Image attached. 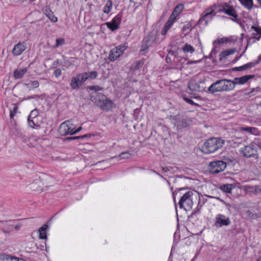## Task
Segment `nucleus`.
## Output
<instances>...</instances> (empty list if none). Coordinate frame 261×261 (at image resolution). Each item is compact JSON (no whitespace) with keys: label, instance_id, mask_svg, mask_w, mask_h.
Returning <instances> with one entry per match:
<instances>
[{"label":"nucleus","instance_id":"obj_1","mask_svg":"<svg viewBox=\"0 0 261 261\" xmlns=\"http://www.w3.org/2000/svg\"><path fill=\"white\" fill-rule=\"evenodd\" d=\"M97 72L95 71L79 73L73 77L70 82V86L72 89H77L87 80H93L96 78Z\"/></svg>","mask_w":261,"mask_h":261},{"label":"nucleus","instance_id":"obj_2","mask_svg":"<svg viewBox=\"0 0 261 261\" xmlns=\"http://www.w3.org/2000/svg\"><path fill=\"white\" fill-rule=\"evenodd\" d=\"M224 141L219 138L208 139L202 145L201 151L205 154H210L218 150L222 147Z\"/></svg>","mask_w":261,"mask_h":261},{"label":"nucleus","instance_id":"obj_3","mask_svg":"<svg viewBox=\"0 0 261 261\" xmlns=\"http://www.w3.org/2000/svg\"><path fill=\"white\" fill-rule=\"evenodd\" d=\"M234 89L233 83L230 80L223 79L212 84L208 90L212 93L220 91H228Z\"/></svg>","mask_w":261,"mask_h":261},{"label":"nucleus","instance_id":"obj_4","mask_svg":"<svg viewBox=\"0 0 261 261\" xmlns=\"http://www.w3.org/2000/svg\"><path fill=\"white\" fill-rule=\"evenodd\" d=\"M82 129L81 126L76 128L73 121L69 120L61 124L59 128V132L61 136L72 135L80 132Z\"/></svg>","mask_w":261,"mask_h":261},{"label":"nucleus","instance_id":"obj_5","mask_svg":"<svg viewBox=\"0 0 261 261\" xmlns=\"http://www.w3.org/2000/svg\"><path fill=\"white\" fill-rule=\"evenodd\" d=\"M95 102L101 110L107 112L111 110L114 105L106 95L100 93L97 94V100Z\"/></svg>","mask_w":261,"mask_h":261},{"label":"nucleus","instance_id":"obj_6","mask_svg":"<svg viewBox=\"0 0 261 261\" xmlns=\"http://www.w3.org/2000/svg\"><path fill=\"white\" fill-rule=\"evenodd\" d=\"M127 47L128 45L127 43H124L117 46L110 50L108 59L112 62L117 60L120 57L122 56Z\"/></svg>","mask_w":261,"mask_h":261},{"label":"nucleus","instance_id":"obj_7","mask_svg":"<svg viewBox=\"0 0 261 261\" xmlns=\"http://www.w3.org/2000/svg\"><path fill=\"white\" fill-rule=\"evenodd\" d=\"M193 192L189 191L186 192L180 198L179 201L180 208H184L186 210L191 208L193 204L192 196Z\"/></svg>","mask_w":261,"mask_h":261},{"label":"nucleus","instance_id":"obj_8","mask_svg":"<svg viewBox=\"0 0 261 261\" xmlns=\"http://www.w3.org/2000/svg\"><path fill=\"white\" fill-rule=\"evenodd\" d=\"M226 163L223 161H216L211 162L208 166L210 172L212 174L221 172L225 170Z\"/></svg>","mask_w":261,"mask_h":261},{"label":"nucleus","instance_id":"obj_9","mask_svg":"<svg viewBox=\"0 0 261 261\" xmlns=\"http://www.w3.org/2000/svg\"><path fill=\"white\" fill-rule=\"evenodd\" d=\"M220 8L219 12H223L225 14L232 17L235 19H238V15L237 12L233 6L230 5L227 3H223L220 6Z\"/></svg>","mask_w":261,"mask_h":261},{"label":"nucleus","instance_id":"obj_10","mask_svg":"<svg viewBox=\"0 0 261 261\" xmlns=\"http://www.w3.org/2000/svg\"><path fill=\"white\" fill-rule=\"evenodd\" d=\"M257 149L254 146L253 143L249 145L245 146L242 149V153L246 158L255 157L258 158Z\"/></svg>","mask_w":261,"mask_h":261},{"label":"nucleus","instance_id":"obj_11","mask_svg":"<svg viewBox=\"0 0 261 261\" xmlns=\"http://www.w3.org/2000/svg\"><path fill=\"white\" fill-rule=\"evenodd\" d=\"M230 224V221L228 217L222 214H218L216 216L215 225L217 227H221L223 226H227Z\"/></svg>","mask_w":261,"mask_h":261},{"label":"nucleus","instance_id":"obj_12","mask_svg":"<svg viewBox=\"0 0 261 261\" xmlns=\"http://www.w3.org/2000/svg\"><path fill=\"white\" fill-rule=\"evenodd\" d=\"M121 22V16L119 14L116 15L110 22L106 23L107 27L111 31H114L119 29Z\"/></svg>","mask_w":261,"mask_h":261},{"label":"nucleus","instance_id":"obj_13","mask_svg":"<svg viewBox=\"0 0 261 261\" xmlns=\"http://www.w3.org/2000/svg\"><path fill=\"white\" fill-rule=\"evenodd\" d=\"M155 41V38L153 35H149L145 36L142 42V50H145L151 46Z\"/></svg>","mask_w":261,"mask_h":261},{"label":"nucleus","instance_id":"obj_14","mask_svg":"<svg viewBox=\"0 0 261 261\" xmlns=\"http://www.w3.org/2000/svg\"><path fill=\"white\" fill-rule=\"evenodd\" d=\"M254 75H246L240 77H235L231 82L233 83L234 88L236 85H244L247 83L249 80L254 77Z\"/></svg>","mask_w":261,"mask_h":261},{"label":"nucleus","instance_id":"obj_15","mask_svg":"<svg viewBox=\"0 0 261 261\" xmlns=\"http://www.w3.org/2000/svg\"><path fill=\"white\" fill-rule=\"evenodd\" d=\"M26 48L27 44L25 42L23 41L19 42L14 46L12 50V54L15 56H19L26 49Z\"/></svg>","mask_w":261,"mask_h":261},{"label":"nucleus","instance_id":"obj_16","mask_svg":"<svg viewBox=\"0 0 261 261\" xmlns=\"http://www.w3.org/2000/svg\"><path fill=\"white\" fill-rule=\"evenodd\" d=\"M239 130L242 132H246L250 135L254 136H258L260 133V130L257 127L247 126H241L239 128Z\"/></svg>","mask_w":261,"mask_h":261},{"label":"nucleus","instance_id":"obj_17","mask_svg":"<svg viewBox=\"0 0 261 261\" xmlns=\"http://www.w3.org/2000/svg\"><path fill=\"white\" fill-rule=\"evenodd\" d=\"M176 20L174 17H172L170 15L167 21L165 23L164 28L161 31V34L162 35H165L167 34L169 29L172 27Z\"/></svg>","mask_w":261,"mask_h":261},{"label":"nucleus","instance_id":"obj_18","mask_svg":"<svg viewBox=\"0 0 261 261\" xmlns=\"http://www.w3.org/2000/svg\"><path fill=\"white\" fill-rule=\"evenodd\" d=\"M28 71L27 67H23L22 68H17L14 71V78L15 79H20L23 77V75L26 73Z\"/></svg>","mask_w":261,"mask_h":261},{"label":"nucleus","instance_id":"obj_19","mask_svg":"<svg viewBox=\"0 0 261 261\" xmlns=\"http://www.w3.org/2000/svg\"><path fill=\"white\" fill-rule=\"evenodd\" d=\"M184 9V5L182 4H180L175 6L173 11H172L171 16L175 17V19H177V17L180 15Z\"/></svg>","mask_w":261,"mask_h":261},{"label":"nucleus","instance_id":"obj_20","mask_svg":"<svg viewBox=\"0 0 261 261\" xmlns=\"http://www.w3.org/2000/svg\"><path fill=\"white\" fill-rule=\"evenodd\" d=\"M236 51L235 48L226 49L221 51L219 55V59L220 61H224L226 58L230 55H232Z\"/></svg>","mask_w":261,"mask_h":261},{"label":"nucleus","instance_id":"obj_21","mask_svg":"<svg viewBox=\"0 0 261 261\" xmlns=\"http://www.w3.org/2000/svg\"><path fill=\"white\" fill-rule=\"evenodd\" d=\"M216 13H214V9L212 7H210L205 10L203 12L202 15H201V18L199 19V22H201L204 21L205 18L208 17L210 15H212L213 16H215Z\"/></svg>","mask_w":261,"mask_h":261},{"label":"nucleus","instance_id":"obj_22","mask_svg":"<svg viewBox=\"0 0 261 261\" xmlns=\"http://www.w3.org/2000/svg\"><path fill=\"white\" fill-rule=\"evenodd\" d=\"M251 29L255 32V33H252V38L257 41H259L261 37V28L259 27L252 25L251 27Z\"/></svg>","mask_w":261,"mask_h":261},{"label":"nucleus","instance_id":"obj_23","mask_svg":"<svg viewBox=\"0 0 261 261\" xmlns=\"http://www.w3.org/2000/svg\"><path fill=\"white\" fill-rule=\"evenodd\" d=\"M177 126L179 128H186L189 126L191 124V120L189 119H183L178 121Z\"/></svg>","mask_w":261,"mask_h":261},{"label":"nucleus","instance_id":"obj_24","mask_svg":"<svg viewBox=\"0 0 261 261\" xmlns=\"http://www.w3.org/2000/svg\"><path fill=\"white\" fill-rule=\"evenodd\" d=\"M48 228V225L47 224H44L38 229V232L39 234V238L41 239H46L47 236L46 230Z\"/></svg>","mask_w":261,"mask_h":261},{"label":"nucleus","instance_id":"obj_25","mask_svg":"<svg viewBox=\"0 0 261 261\" xmlns=\"http://www.w3.org/2000/svg\"><path fill=\"white\" fill-rule=\"evenodd\" d=\"M38 119H39L37 118H28V124L29 126L33 128H38L40 126Z\"/></svg>","mask_w":261,"mask_h":261},{"label":"nucleus","instance_id":"obj_26","mask_svg":"<svg viewBox=\"0 0 261 261\" xmlns=\"http://www.w3.org/2000/svg\"><path fill=\"white\" fill-rule=\"evenodd\" d=\"M240 4L245 8L248 10H250L253 7V0H238Z\"/></svg>","mask_w":261,"mask_h":261},{"label":"nucleus","instance_id":"obj_27","mask_svg":"<svg viewBox=\"0 0 261 261\" xmlns=\"http://www.w3.org/2000/svg\"><path fill=\"white\" fill-rule=\"evenodd\" d=\"M233 186L232 184H225L220 187V189L226 193H231Z\"/></svg>","mask_w":261,"mask_h":261},{"label":"nucleus","instance_id":"obj_28","mask_svg":"<svg viewBox=\"0 0 261 261\" xmlns=\"http://www.w3.org/2000/svg\"><path fill=\"white\" fill-rule=\"evenodd\" d=\"M112 8V2L111 0H109L103 8V12L106 14H109L110 13Z\"/></svg>","mask_w":261,"mask_h":261},{"label":"nucleus","instance_id":"obj_29","mask_svg":"<svg viewBox=\"0 0 261 261\" xmlns=\"http://www.w3.org/2000/svg\"><path fill=\"white\" fill-rule=\"evenodd\" d=\"M185 53H190L192 54L195 51V48L190 44H186L182 48Z\"/></svg>","mask_w":261,"mask_h":261},{"label":"nucleus","instance_id":"obj_30","mask_svg":"<svg viewBox=\"0 0 261 261\" xmlns=\"http://www.w3.org/2000/svg\"><path fill=\"white\" fill-rule=\"evenodd\" d=\"M192 23L190 21H186L182 28V32H185L186 34H188L191 29Z\"/></svg>","mask_w":261,"mask_h":261},{"label":"nucleus","instance_id":"obj_31","mask_svg":"<svg viewBox=\"0 0 261 261\" xmlns=\"http://www.w3.org/2000/svg\"><path fill=\"white\" fill-rule=\"evenodd\" d=\"M27 88L29 89L36 88L39 86V83L37 81H33L27 84H24Z\"/></svg>","mask_w":261,"mask_h":261},{"label":"nucleus","instance_id":"obj_32","mask_svg":"<svg viewBox=\"0 0 261 261\" xmlns=\"http://www.w3.org/2000/svg\"><path fill=\"white\" fill-rule=\"evenodd\" d=\"M39 113H38V112L37 111V110H36V109L34 110H32L30 115H29L28 118H32V119H35V118H37V119H39L40 117V116H39Z\"/></svg>","mask_w":261,"mask_h":261},{"label":"nucleus","instance_id":"obj_33","mask_svg":"<svg viewBox=\"0 0 261 261\" xmlns=\"http://www.w3.org/2000/svg\"><path fill=\"white\" fill-rule=\"evenodd\" d=\"M11 255L5 253L0 254V261H10Z\"/></svg>","mask_w":261,"mask_h":261},{"label":"nucleus","instance_id":"obj_34","mask_svg":"<svg viewBox=\"0 0 261 261\" xmlns=\"http://www.w3.org/2000/svg\"><path fill=\"white\" fill-rule=\"evenodd\" d=\"M65 44V41L64 38H59L56 39V44L55 45L56 47H58L60 46L63 45Z\"/></svg>","mask_w":261,"mask_h":261},{"label":"nucleus","instance_id":"obj_35","mask_svg":"<svg viewBox=\"0 0 261 261\" xmlns=\"http://www.w3.org/2000/svg\"><path fill=\"white\" fill-rule=\"evenodd\" d=\"M17 107L16 105H14L13 108L12 110H10V119H13L17 111Z\"/></svg>","mask_w":261,"mask_h":261},{"label":"nucleus","instance_id":"obj_36","mask_svg":"<svg viewBox=\"0 0 261 261\" xmlns=\"http://www.w3.org/2000/svg\"><path fill=\"white\" fill-rule=\"evenodd\" d=\"M88 88L90 90H94L95 91H98L103 90V88L98 85L90 86L88 87Z\"/></svg>","mask_w":261,"mask_h":261},{"label":"nucleus","instance_id":"obj_37","mask_svg":"<svg viewBox=\"0 0 261 261\" xmlns=\"http://www.w3.org/2000/svg\"><path fill=\"white\" fill-rule=\"evenodd\" d=\"M88 137L87 135H85L83 136H76V137H70L66 138L67 140H76V139H81L85 138H87Z\"/></svg>","mask_w":261,"mask_h":261},{"label":"nucleus","instance_id":"obj_38","mask_svg":"<svg viewBox=\"0 0 261 261\" xmlns=\"http://www.w3.org/2000/svg\"><path fill=\"white\" fill-rule=\"evenodd\" d=\"M143 63L144 62L141 60L137 61L134 66V70H136L139 69L140 68L142 67Z\"/></svg>","mask_w":261,"mask_h":261},{"label":"nucleus","instance_id":"obj_39","mask_svg":"<svg viewBox=\"0 0 261 261\" xmlns=\"http://www.w3.org/2000/svg\"><path fill=\"white\" fill-rule=\"evenodd\" d=\"M261 140L259 138L254 139V141L252 142L253 143L254 146L257 145L259 148L261 149Z\"/></svg>","mask_w":261,"mask_h":261},{"label":"nucleus","instance_id":"obj_40","mask_svg":"<svg viewBox=\"0 0 261 261\" xmlns=\"http://www.w3.org/2000/svg\"><path fill=\"white\" fill-rule=\"evenodd\" d=\"M258 64V62H255L254 61L253 62H248L247 64H246V65L247 68H251L254 67L255 66H256Z\"/></svg>","mask_w":261,"mask_h":261},{"label":"nucleus","instance_id":"obj_41","mask_svg":"<svg viewBox=\"0 0 261 261\" xmlns=\"http://www.w3.org/2000/svg\"><path fill=\"white\" fill-rule=\"evenodd\" d=\"M50 21L53 22H56L58 21V18L53 15V13L50 10Z\"/></svg>","mask_w":261,"mask_h":261},{"label":"nucleus","instance_id":"obj_42","mask_svg":"<svg viewBox=\"0 0 261 261\" xmlns=\"http://www.w3.org/2000/svg\"><path fill=\"white\" fill-rule=\"evenodd\" d=\"M130 154L128 152H123L120 154V157L121 159L128 158Z\"/></svg>","mask_w":261,"mask_h":261},{"label":"nucleus","instance_id":"obj_43","mask_svg":"<svg viewBox=\"0 0 261 261\" xmlns=\"http://www.w3.org/2000/svg\"><path fill=\"white\" fill-rule=\"evenodd\" d=\"M184 100L189 104L193 105V106H198V105L195 103L193 100L189 98H184Z\"/></svg>","mask_w":261,"mask_h":261},{"label":"nucleus","instance_id":"obj_44","mask_svg":"<svg viewBox=\"0 0 261 261\" xmlns=\"http://www.w3.org/2000/svg\"><path fill=\"white\" fill-rule=\"evenodd\" d=\"M62 71L60 69H56L54 71V74L56 77H58L61 75Z\"/></svg>","mask_w":261,"mask_h":261},{"label":"nucleus","instance_id":"obj_45","mask_svg":"<svg viewBox=\"0 0 261 261\" xmlns=\"http://www.w3.org/2000/svg\"><path fill=\"white\" fill-rule=\"evenodd\" d=\"M10 261H25V260L22 258H18V257L11 255V258Z\"/></svg>","mask_w":261,"mask_h":261},{"label":"nucleus","instance_id":"obj_46","mask_svg":"<svg viewBox=\"0 0 261 261\" xmlns=\"http://www.w3.org/2000/svg\"><path fill=\"white\" fill-rule=\"evenodd\" d=\"M254 91H260V89L258 87H257L256 88H253L251 91L248 93V94H249L250 96H253L254 94H253V92Z\"/></svg>","mask_w":261,"mask_h":261},{"label":"nucleus","instance_id":"obj_47","mask_svg":"<svg viewBox=\"0 0 261 261\" xmlns=\"http://www.w3.org/2000/svg\"><path fill=\"white\" fill-rule=\"evenodd\" d=\"M246 214L247 217L249 218H253L254 216V214L252 213L250 210H247L246 212Z\"/></svg>","mask_w":261,"mask_h":261},{"label":"nucleus","instance_id":"obj_48","mask_svg":"<svg viewBox=\"0 0 261 261\" xmlns=\"http://www.w3.org/2000/svg\"><path fill=\"white\" fill-rule=\"evenodd\" d=\"M43 11L44 12V14L46 15V16L49 18V12L47 10V8L46 7L45 8H43Z\"/></svg>","mask_w":261,"mask_h":261},{"label":"nucleus","instance_id":"obj_49","mask_svg":"<svg viewBox=\"0 0 261 261\" xmlns=\"http://www.w3.org/2000/svg\"><path fill=\"white\" fill-rule=\"evenodd\" d=\"M233 71H242L243 70V66L236 67L233 68Z\"/></svg>","mask_w":261,"mask_h":261},{"label":"nucleus","instance_id":"obj_50","mask_svg":"<svg viewBox=\"0 0 261 261\" xmlns=\"http://www.w3.org/2000/svg\"><path fill=\"white\" fill-rule=\"evenodd\" d=\"M21 226L20 225H16L14 226L16 230H18L20 228Z\"/></svg>","mask_w":261,"mask_h":261},{"label":"nucleus","instance_id":"obj_51","mask_svg":"<svg viewBox=\"0 0 261 261\" xmlns=\"http://www.w3.org/2000/svg\"><path fill=\"white\" fill-rule=\"evenodd\" d=\"M255 61L258 62V63L261 61V55H259L257 60H255Z\"/></svg>","mask_w":261,"mask_h":261},{"label":"nucleus","instance_id":"obj_52","mask_svg":"<svg viewBox=\"0 0 261 261\" xmlns=\"http://www.w3.org/2000/svg\"><path fill=\"white\" fill-rule=\"evenodd\" d=\"M242 66H243V70L248 69L246 64L242 65Z\"/></svg>","mask_w":261,"mask_h":261},{"label":"nucleus","instance_id":"obj_53","mask_svg":"<svg viewBox=\"0 0 261 261\" xmlns=\"http://www.w3.org/2000/svg\"><path fill=\"white\" fill-rule=\"evenodd\" d=\"M256 261H261V255L259 257V258Z\"/></svg>","mask_w":261,"mask_h":261},{"label":"nucleus","instance_id":"obj_54","mask_svg":"<svg viewBox=\"0 0 261 261\" xmlns=\"http://www.w3.org/2000/svg\"><path fill=\"white\" fill-rule=\"evenodd\" d=\"M129 1H130V3H134L135 4H136V3L135 1H134V0H129Z\"/></svg>","mask_w":261,"mask_h":261},{"label":"nucleus","instance_id":"obj_55","mask_svg":"<svg viewBox=\"0 0 261 261\" xmlns=\"http://www.w3.org/2000/svg\"><path fill=\"white\" fill-rule=\"evenodd\" d=\"M46 62H47V60H46V62H44V66H45V67H47V66H46Z\"/></svg>","mask_w":261,"mask_h":261},{"label":"nucleus","instance_id":"obj_56","mask_svg":"<svg viewBox=\"0 0 261 261\" xmlns=\"http://www.w3.org/2000/svg\"><path fill=\"white\" fill-rule=\"evenodd\" d=\"M258 2L260 6H261V0H258Z\"/></svg>","mask_w":261,"mask_h":261},{"label":"nucleus","instance_id":"obj_57","mask_svg":"<svg viewBox=\"0 0 261 261\" xmlns=\"http://www.w3.org/2000/svg\"><path fill=\"white\" fill-rule=\"evenodd\" d=\"M25 141H28V138H25V140H24Z\"/></svg>","mask_w":261,"mask_h":261},{"label":"nucleus","instance_id":"obj_58","mask_svg":"<svg viewBox=\"0 0 261 261\" xmlns=\"http://www.w3.org/2000/svg\"><path fill=\"white\" fill-rule=\"evenodd\" d=\"M166 60H168V61H167V62H168V61H169V59H168V58H166Z\"/></svg>","mask_w":261,"mask_h":261},{"label":"nucleus","instance_id":"obj_59","mask_svg":"<svg viewBox=\"0 0 261 261\" xmlns=\"http://www.w3.org/2000/svg\"><path fill=\"white\" fill-rule=\"evenodd\" d=\"M166 60H168V61H167V62H168V61H169V59H168V58H166Z\"/></svg>","mask_w":261,"mask_h":261},{"label":"nucleus","instance_id":"obj_60","mask_svg":"<svg viewBox=\"0 0 261 261\" xmlns=\"http://www.w3.org/2000/svg\"><path fill=\"white\" fill-rule=\"evenodd\" d=\"M166 60H168V61H167V62H168V61H169V59H168V58H166Z\"/></svg>","mask_w":261,"mask_h":261},{"label":"nucleus","instance_id":"obj_61","mask_svg":"<svg viewBox=\"0 0 261 261\" xmlns=\"http://www.w3.org/2000/svg\"><path fill=\"white\" fill-rule=\"evenodd\" d=\"M259 105L261 106V101L259 102Z\"/></svg>","mask_w":261,"mask_h":261}]
</instances>
